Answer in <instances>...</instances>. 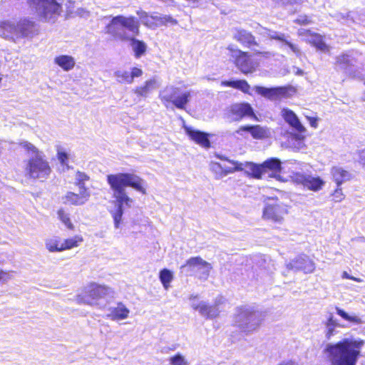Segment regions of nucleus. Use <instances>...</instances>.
Here are the masks:
<instances>
[{"label": "nucleus", "instance_id": "603ef678", "mask_svg": "<svg viewBox=\"0 0 365 365\" xmlns=\"http://www.w3.org/2000/svg\"><path fill=\"white\" fill-rule=\"evenodd\" d=\"M359 163L365 167V148L359 152Z\"/></svg>", "mask_w": 365, "mask_h": 365}, {"label": "nucleus", "instance_id": "58836bf2", "mask_svg": "<svg viewBox=\"0 0 365 365\" xmlns=\"http://www.w3.org/2000/svg\"><path fill=\"white\" fill-rule=\"evenodd\" d=\"M76 182L75 185L78 186L80 189L87 188L85 186V182L86 181H88L90 180V177L86 173L81 172V171H77L76 173Z\"/></svg>", "mask_w": 365, "mask_h": 365}, {"label": "nucleus", "instance_id": "7ed1b4c3", "mask_svg": "<svg viewBox=\"0 0 365 365\" xmlns=\"http://www.w3.org/2000/svg\"><path fill=\"white\" fill-rule=\"evenodd\" d=\"M140 21L134 16L117 15L105 26V34L116 41H128V33L136 36L140 34Z\"/></svg>", "mask_w": 365, "mask_h": 365}, {"label": "nucleus", "instance_id": "1a4fd4ad", "mask_svg": "<svg viewBox=\"0 0 365 365\" xmlns=\"http://www.w3.org/2000/svg\"><path fill=\"white\" fill-rule=\"evenodd\" d=\"M83 242L81 235H76L62 240L60 237L55 236L47 239L45 242L46 248L50 252H61L76 248Z\"/></svg>", "mask_w": 365, "mask_h": 365}, {"label": "nucleus", "instance_id": "4468645a", "mask_svg": "<svg viewBox=\"0 0 365 365\" xmlns=\"http://www.w3.org/2000/svg\"><path fill=\"white\" fill-rule=\"evenodd\" d=\"M183 128L185 134L191 141L205 149L211 148L210 134L187 125H184Z\"/></svg>", "mask_w": 365, "mask_h": 365}, {"label": "nucleus", "instance_id": "473e14b6", "mask_svg": "<svg viewBox=\"0 0 365 365\" xmlns=\"http://www.w3.org/2000/svg\"><path fill=\"white\" fill-rule=\"evenodd\" d=\"M34 26V21L29 19H22L18 24L19 29L23 36H28L31 34Z\"/></svg>", "mask_w": 365, "mask_h": 365}, {"label": "nucleus", "instance_id": "39448f33", "mask_svg": "<svg viewBox=\"0 0 365 365\" xmlns=\"http://www.w3.org/2000/svg\"><path fill=\"white\" fill-rule=\"evenodd\" d=\"M26 4L33 11L40 10L38 17L43 21L54 22L63 11L61 4L56 0H26Z\"/></svg>", "mask_w": 365, "mask_h": 365}, {"label": "nucleus", "instance_id": "052dcab7", "mask_svg": "<svg viewBox=\"0 0 365 365\" xmlns=\"http://www.w3.org/2000/svg\"><path fill=\"white\" fill-rule=\"evenodd\" d=\"M362 100H363L364 101H365V93H364V96H363V97H362Z\"/></svg>", "mask_w": 365, "mask_h": 365}, {"label": "nucleus", "instance_id": "f8f14e48", "mask_svg": "<svg viewBox=\"0 0 365 365\" xmlns=\"http://www.w3.org/2000/svg\"><path fill=\"white\" fill-rule=\"evenodd\" d=\"M228 113L234 121L239 122L245 118H250L256 121L259 120L253 108L247 102L232 104L229 108Z\"/></svg>", "mask_w": 365, "mask_h": 365}, {"label": "nucleus", "instance_id": "4c0bfd02", "mask_svg": "<svg viewBox=\"0 0 365 365\" xmlns=\"http://www.w3.org/2000/svg\"><path fill=\"white\" fill-rule=\"evenodd\" d=\"M16 29L15 25L9 21H0V32L5 37L9 36Z\"/></svg>", "mask_w": 365, "mask_h": 365}, {"label": "nucleus", "instance_id": "6e6552de", "mask_svg": "<svg viewBox=\"0 0 365 365\" xmlns=\"http://www.w3.org/2000/svg\"><path fill=\"white\" fill-rule=\"evenodd\" d=\"M227 49L231 52L233 64L241 73L247 75L256 71L257 65L252 60L249 52L240 48L235 49L230 46Z\"/></svg>", "mask_w": 365, "mask_h": 365}, {"label": "nucleus", "instance_id": "e433bc0d", "mask_svg": "<svg viewBox=\"0 0 365 365\" xmlns=\"http://www.w3.org/2000/svg\"><path fill=\"white\" fill-rule=\"evenodd\" d=\"M160 280L165 289L170 287V284L173 279V274L170 270L168 269H163L159 274Z\"/></svg>", "mask_w": 365, "mask_h": 365}, {"label": "nucleus", "instance_id": "a211bd4d", "mask_svg": "<svg viewBox=\"0 0 365 365\" xmlns=\"http://www.w3.org/2000/svg\"><path fill=\"white\" fill-rule=\"evenodd\" d=\"M190 92L185 91L181 95L176 96L173 100L171 99L170 96H163L160 97V99L166 106H168V103H172L177 108L184 110L190 101Z\"/></svg>", "mask_w": 365, "mask_h": 365}, {"label": "nucleus", "instance_id": "ddd939ff", "mask_svg": "<svg viewBox=\"0 0 365 365\" xmlns=\"http://www.w3.org/2000/svg\"><path fill=\"white\" fill-rule=\"evenodd\" d=\"M292 181L297 184L302 185L304 188L317 192L322 189L325 182L319 176L314 177L301 173H294L292 175Z\"/></svg>", "mask_w": 365, "mask_h": 365}, {"label": "nucleus", "instance_id": "dca6fc26", "mask_svg": "<svg viewBox=\"0 0 365 365\" xmlns=\"http://www.w3.org/2000/svg\"><path fill=\"white\" fill-rule=\"evenodd\" d=\"M244 132L250 133L252 138L255 140H263L270 137L269 128L259 124L241 125L236 130L239 135H242Z\"/></svg>", "mask_w": 365, "mask_h": 365}, {"label": "nucleus", "instance_id": "37998d69", "mask_svg": "<svg viewBox=\"0 0 365 365\" xmlns=\"http://www.w3.org/2000/svg\"><path fill=\"white\" fill-rule=\"evenodd\" d=\"M171 365H187L184 357L180 354H176L170 359Z\"/></svg>", "mask_w": 365, "mask_h": 365}, {"label": "nucleus", "instance_id": "ea45409f", "mask_svg": "<svg viewBox=\"0 0 365 365\" xmlns=\"http://www.w3.org/2000/svg\"><path fill=\"white\" fill-rule=\"evenodd\" d=\"M117 81L120 83L131 84L133 83L132 76L128 71H117L115 73Z\"/></svg>", "mask_w": 365, "mask_h": 365}, {"label": "nucleus", "instance_id": "c03bdc74", "mask_svg": "<svg viewBox=\"0 0 365 365\" xmlns=\"http://www.w3.org/2000/svg\"><path fill=\"white\" fill-rule=\"evenodd\" d=\"M56 156L62 166L68 168V155L66 152L58 151Z\"/></svg>", "mask_w": 365, "mask_h": 365}, {"label": "nucleus", "instance_id": "a878e982", "mask_svg": "<svg viewBox=\"0 0 365 365\" xmlns=\"http://www.w3.org/2000/svg\"><path fill=\"white\" fill-rule=\"evenodd\" d=\"M331 173L333 176L334 181L338 187H340L344 181L350 178L349 172L339 167L332 168Z\"/></svg>", "mask_w": 365, "mask_h": 365}, {"label": "nucleus", "instance_id": "bf43d9fd", "mask_svg": "<svg viewBox=\"0 0 365 365\" xmlns=\"http://www.w3.org/2000/svg\"><path fill=\"white\" fill-rule=\"evenodd\" d=\"M179 91H180L179 88H175L173 91V95L177 96L179 93Z\"/></svg>", "mask_w": 365, "mask_h": 365}, {"label": "nucleus", "instance_id": "de8ad7c7", "mask_svg": "<svg viewBox=\"0 0 365 365\" xmlns=\"http://www.w3.org/2000/svg\"><path fill=\"white\" fill-rule=\"evenodd\" d=\"M130 73V76H132L133 81L134 78L140 77L143 75V72L141 68H138V67H133L131 68V71Z\"/></svg>", "mask_w": 365, "mask_h": 365}, {"label": "nucleus", "instance_id": "f03ea898", "mask_svg": "<svg viewBox=\"0 0 365 365\" xmlns=\"http://www.w3.org/2000/svg\"><path fill=\"white\" fill-rule=\"evenodd\" d=\"M325 352L331 365H356L360 346L356 341L345 339L334 344H328Z\"/></svg>", "mask_w": 365, "mask_h": 365}, {"label": "nucleus", "instance_id": "9b49d317", "mask_svg": "<svg viewBox=\"0 0 365 365\" xmlns=\"http://www.w3.org/2000/svg\"><path fill=\"white\" fill-rule=\"evenodd\" d=\"M202 269V272L199 276V279H207L210 275V272L212 269L211 264L202 259L200 257H192L187 259L184 264L180 267V269L184 271L187 274L193 275L195 268Z\"/></svg>", "mask_w": 365, "mask_h": 365}, {"label": "nucleus", "instance_id": "bb28decb", "mask_svg": "<svg viewBox=\"0 0 365 365\" xmlns=\"http://www.w3.org/2000/svg\"><path fill=\"white\" fill-rule=\"evenodd\" d=\"M129 312V309L122 302H119L117 307L111 309L109 317L113 320L125 319L128 317Z\"/></svg>", "mask_w": 365, "mask_h": 365}, {"label": "nucleus", "instance_id": "0eeeda50", "mask_svg": "<svg viewBox=\"0 0 365 365\" xmlns=\"http://www.w3.org/2000/svg\"><path fill=\"white\" fill-rule=\"evenodd\" d=\"M288 214L287 205L279 201L277 199L265 204L262 217L263 220L274 224L281 225Z\"/></svg>", "mask_w": 365, "mask_h": 365}, {"label": "nucleus", "instance_id": "a19ab883", "mask_svg": "<svg viewBox=\"0 0 365 365\" xmlns=\"http://www.w3.org/2000/svg\"><path fill=\"white\" fill-rule=\"evenodd\" d=\"M19 145L26 150L28 152H30L34 155V156H36L37 155H40L43 153L41 151H40L35 145H34L32 143H31L29 141H21L19 143Z\"/></svg>", "mask_w": 365, "mask_h": 365}, {"label": "nucleus", "instance_id": "4d7b16f0", "mask_svg": "<svg viewBox=\"0 0 365 365\" xmlns=\"http://www.w3.org/2000/svg\"><path fill=\"white\" fill-rule=\"evenodd\" d=\"M332 333H333V329H329L327 331V338H329L331 336Z\"/></svg>", "mask_w": 365, "mask_h": 365}, {"label": "nucleus", "instance_id": "4be33fe9", "mask_svg": "<svg viewBox=\"0 0 365 365\" xmlns=\"http://www.w3.org/2000/svg\"><path fill=\"white\" fill-rule=\"evenodd\" d=\"M257 91L261 96L267 98L269 99H273L275 97H279L283 96L286 93V89L283 87L276 88H264L257 87Z\"/></svg>", "mask_w": 365, "mask_h": 365}, {"label": "nucleus", "instance_id": "c85d7f7f", "mask_svg": "<svg viewBox=\"0 0 365 365\" xmlns=\"http://www.w3.org/2000/svg\"><path fill=\"white\" fill-rule=\"evenodd\" d=\"M193 309L198 310L201 315L207 319L215 318L218 316V312L217 309H214L212 306H209L204 303L194 306Z\"/></svg>", "mask_w": 365, "mask_h": 365}, {"label": "nucleus", "instance_id": "412c9836", "mask_svg": "<svg viewBox=\"0 0 365 365\" xmlns=\"http://www.w3.org/2000/svg\"><path fill=\"white\" fill-rule=\"evenodd\" d=\"M262 165L265 173L270 172L269 175L270 178H275L279 175L282 170V162L277 158L267 159L262 163Z\"/></svg>", "mask_w": 365, "mask_h": 365}, {"label": "nucleus", "instance_id": "49530a36", "mask_svg": "<svg viewBox=\"0 0 365 365\" xmlns=\"http://www.w3.org/2000/svg\"><path fill=\"white\" fill-rule=\"evenodd\" d=\"M305 118L312 128H317L318 127V121L319 120V118L317 116L306 115Z\"/></svg>", "mask_w": 365, "mask_h": 365}, {"label": "nucleus", "instance_id": "2eb2a0df", "mask_svg": "<svg viewBox=\"0 0 365 365\" xmlns=\"http://www.w3.org/2000/svg\"><path fill=\"white\" fill-rule=\"evenodd\" d=\"M233 39L245 48H252L259 46L256 37L252 32L242 28L234 30Z\"/></svg>", "mask_w": 365, "mask_h": 365}, {"label": "nucleus", "instance_id": "79ce46f5", "mask_svg": "<svg viewBox=\"0 0 365 365\" xmlns=\"http://www.w3.org/2000/svg\"><path fill=\"white\" fill-rule=\"evenodd\" d=\"M294 23L299 26H307L312 23L311 16L307 14H302L298 16L294 20Z\"/></svg>", "mask_w": 365, "mask_h": 365}, {"label": "nucleus", "instance_id": "aec40b11", "mask_svg": "<svg viewBox=\"0 0 365 365\" xmlns=\"http://www.w3.org/2000/svg\"><path fill=\"white\" fill-rule=\"evenodd\" d=\"M282 116L284 120L296 131L303 133L306 131V128L299 121L298 117L294 111L289 109H284Z\"/></svg>", "mask_w": 365, "mask_h": 365}, {"label": "nucleus", "instance_id": "f257e3e1", "mask_svg": "<svg viewBox=\"0 0 365 365\" xmlns=\"http://www.w3.org/2000/svg\"><path fill=\"white\" fill-rule=\"evenodd\" d=\"M106 180L113 192L116 209L112 212V217L115 227H118L123 215V207H130L133 202L128 195L125 187H130L143 195L146 194V187L144 180L140 176L130 173L109 174L106 176Z\"/></svg>", "mask_w": 365, "mask_h": 365}, {"label": "nucleus", "instance_id": "3c124183", "mask_svg": "<svg viewBox=\"0 0 365 365\" xmlns=\"http://www.w3.org/2000/svg\"><path fill=\"white\" fill-rule=\"evenodd\" d=\"M254 55L257 56H261V57H263L265 58H268L271 57L272 56H273L272 53L269 51H255L254 53Z\"/></svg>", "mask_w": 365, "mask_h": 365}, {"label": "nucleus", "instance_id": "5fc2aeb1", "mask_svg": "<svg viewBox=\"0 0 365 365\" xmlns=\"http://www.w3.org/2000/svg\"><path fill=\"white\" fill-rule=\"evenodd\" d=\"M278 365H297V364L292 361H282V363L279 364Z\"/></svg>", "mask_w": 365, "mask_h": 365}, {"label": "nucleus", "instance_id": "5701e85b", "mask_svg": "<svg viewBox=\"0 0 365 365\" xmlns=\"http://www.w3.org/2000/svg\"><path fill=\"white\" fill-rule=\"evenodd\" d=\"M54 63L65 71L72 70L76 64L74 58L68 55H60L56 56L54 58Z\"/></svg>", "mask_w": 365, "mask_h": 365}, {"label": "nucleus", "instance_id": "9d476101", "mask_svg": "<svg viewBox=\"0 0 365 365\" xmlns=\"http://www.w3.org/2000/svg\"><path fill=\"white\" fill-rule=\"evenodd\" d=\"M110 292L109 287L91 282L77 296V300L80 303L92 304L93 302L104 298Z\"/></svg>", "mask_w": 365, "mask_h": 365}, {"label": "nucleus", "instance_id": "f3484780", "mask_svg": "<svg viewBox=\"0 0 365 365\" xmlns=\"http://www.w3.org/2000/svg\"><path fill=\"white\" fill-rule=\"evenodd\" d=\"M90 195L88 188L80 189L79 193L67 192L63 197V202L76 206L83 205L89 200Z\"/></svg>", "mask_w": 365, "mask_h": 365}, {"label": "nucleus", "instance_id": "a18cd8bd", "mask_svg": "<svg viewBox=\"0 0 365 365\" xmlns=\"http://www.w3.org/2000/svg\"><path fill=\"white\" fill-rule=\"evenodd\" d=\"M331 195L333 200L336 202H341L344 199V195L342 192L341 186H337Z\"/></svg>", "mask_w": 365, "mask_h": 365}, {"label": "nucleus", "instance_id": "7c9ffc66", "mask_svg": "<svg viewBox=\"0 0 365 365\" xmlns=\"http://www.w3.org/2000/svg\"><path fill=\"white\" fill-rule=\"evenodd\" d=\"M155 84V81L154 79L148 80L145 81L143 86L136 87L133 92L138 96L147 97L150 91L154 88Z\"/></svg>", "mask_w": 365, "mask_h": 365}, {"label": "nucleus", "instance_id": "2f4dec72", "mask_svg": "<svg viewBox=\"0 0 365 365\" xmlns=\"http://www.w3.org/2000/svg\"><path fill=\"white\" fill-rule=\"evenodd\" d=\"M271 38L283 43L284 45L287 46L297 56H300L301 51L298 46L287 40L284 34L276 33L271 36Z\"/></svg>", "mask_w": 365, "mask_h": 365}, {"label": "nucleus", "instance_id": "13d9d810", "mask_svg": "<svg viewBox=\"0 0 365 365\" xmlns=\"http://www.w3.org/2000/svg\"><path fill=\"white\" fill-rule=\"evenodd\" d=\"M352 276H350L349 274H347L346 272H344L343 273V277L344 278H346V279H350V277H351Z\"/></svg>", "mask_w": 365, "mask_h": 365}, {"label": "nucleus", "instance_id": "864d4df0", "mask_svg": "<svg viewBox=\"0 0 365 365\" xmlns=\"http://www.w3.org/2000/svg\"><path fill=\"white\" fill-rule=\"evenodd\" d=\"M10 279V275L8 272L0 269V281L5 282Z\"/></svg>", "mask_w": 365, "mask_h": 365}, {"label": "nucleus", "instance_id": "393cba45", "mask_svg": "<svg viewBox=\"0 0 365 365\" xmlns=\"http://www.w3.org/2000/svg\"><path fill=\"white\" fill-rule=\"evenodd\" d=\"M307 43L314 46L317 51H329V46L324 41V36L319 33H316L313 38L307 40Z\"/></svg>", "mask_w": 365, "mask_h": 365}, {"label": "nucleus", "instance_id": "20e7f679", "mask_svg": "<svg viewBox=\"0 0 365 365\" xmlns=\"http://www.w3.org/2000/svg\"><path fill=\"white\" fill-rule=\"evenodd\" d=\"M51 172L50 163L43 153L29 158L24 167L25 175L33 180L43 181L49 178Z\"/></svg>", "mask_w": 365, "mask_h": 365}, {"label": "nucleus", "instance_id": "cd10ccee", "mask_svg": "<svg viewBox=\"0 0 365 365\" xmlns=\"http://www.w3.org/2000/svg\"><path fill=\"white\" fill-rule=\"evenodd\" d=\"M222 86L231 87L241 91L245 93H249L250 90V86L245 80H236V81H224L221 83Z\"/></svg>", "mask_w": 365, "mask_h": 365}, {"label": "nucleus", "instance_id": "8fccbe9b", "mask_svg": "<svg viewBox=\"0 0 365 365\" xmlns=\"http://www.w3.org/2000/svg\"><path fill=\"white\" fill-rule=\"evenodd\" d=\"M336 313L337 314H339L340 317H341L344 319L346 320V321H352L353 320V318L351 317H350L346 312H344L343 309H341L338 307L336 308Z\"/></svg>", "mask_w": 365, "mask_h": 365}, {"label": "nucleus", "instance_id": "423d86ee", "mask_svg": "<svg viewBox=\"0 0 365 365\" xmlns=\"http://www.w3.org/2000/svg\"><path fill=\"white\" fill-rule=\"evenodd\" d=\"M235 315L234 325L243 332H251L259 327L260 319L257 317L256 312L252 309L238 307Z\"/></svg>", "mask_w": 365, "mask_h": 365}, {"label": "nucleus", "instance_id": "c9c22d12", "mask_svg": "<svg viewBox=\"0 0 365 365\" xmlns=\"http://www.w3.org/2000/svg\"><path fill=\"white\" fill-rule=\"evenodd\" d=\"M299 268L305 273H312L315 269V264L309 257H302L299 261Z\"/></svg>", "mask_w": 365, "mask_h": 365}, {"label": "nucleus", "instance_id": "09e8293b", "mask_svg": "<svg viewBox=\"0 0 365 365\" xmlns=\"http://www.w3.org/2000/svg\"><path fill=\"white\" fill-rule=\"evenodd\" d=\"M317 32L312 31L311 29H302L298 31V35L302 36L313 38Z\"/></svg>", "mask_w": 365, "mask_h": 365}, {"label": "nucleus", "instance_id": "72a5a7b5", "mask_svg": "<svg viewBox=\"0 0 365 365\" xmlns=\"http://www.w3.org/2000/svg\"><path fill=\"white\" fill-rule=\"evenodd\" d=\"M57 215L59 220L69 230H73L75 227L71 221L69 214L63 208H60L57 211Z\"/></svg>", "mask_w": 365, "mask_h": 365}, {"label": "nucleus", "instance_id": "f704fd0d", "mask_svg": "<svg viewBox=\"0 0 365 365\" xmlns=\"http://www.w3.org/2000/svg\"><path fill=\"white\" fill-rule=\"evenodd\" d=\"M249 168L250 171V175L253 178L261 179L263 175L265 174L262 163L255 164L250 163L249 164Z\"/></svg>", "mask_w": 365, "mask_h": 365}, {"label": "nucleus", "instance_id": "c756f323", "mask_svg": "<svg viewBox=\"0 0 365 365\" xmlns=\"http://www.w3.org/2000/svg\"><path fill=\"white\" fill-rule=\"evenodd\" d=\"M336 65L344 72L351 70L352 65L351 57L347 53H341L336 57Z\"/></svg>", "mask_w": 365, "mask_h": 365}, {"label": "nucleus", "instance_id": "6e6d98bb", "mask_svg": "<svg viewBox=\"0 0 365 365\" xmlns=\"http://www.w3.org/2000/svg\"><path fill=\"white\" fill-rule=\"evenodd\" d=\"M350 279L353 280V281H355V282H362V279H360V278H357V277H350Z\"/></svg>", "mask_w": 365, "mask_h": 365}, {"label": "nucleus", "instance_id": "b1692460", "mask_svg": "<svg viewBox=\"0 0 365 365\" xmlns=\"http://www.w3.org/2000/svg\"><path fill=\"white\" fill-rule=\"evenodd\" d=\"M128 41L130 43L134 56L136 58H139L145 54L147 51V45L143 41L139 40L133 36L130 37Z\"/></svg>", "mask_w": 365, "mask_h": 365}, {"label": "nucleus", "instance_id": "6ab92c4d", "mask_svg": "<svg viewBox=\"0 0 365 365\" xmlns=\"http://www.w3.org/2000/svg\"><path fill=\"white\" fill-rule=\"evenodd\" d=\"M282 116L284 120L296 131L303 133L306 131V128L299 121L298 117L294 111L289 109H284Z\"/></svg>", "mask_w": 365, "mask_h": 365}]
</instances>
